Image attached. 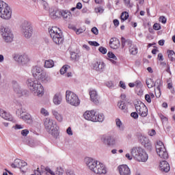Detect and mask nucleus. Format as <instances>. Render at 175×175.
<instances>
[{
  "mask_svg": "<svg viewBox=\"0 0 175 175\" xmlns=\"http://www.w3.org/2000/svg\"><path fill=\"white\" fill-rule=\"evenodd\" d=\"M131 154L138 162H147L148 159V154L141 147L133 148Z\"/></svg>",
  "mask_w": 175,
  "mask_h": 175,
  "instance_id": "1",
  "label": "nucleus"
},
{
  "mask_svg": "<svg viewBox=\"0 0 175 175\" xmlns=\"http://www.w3.org/2000/svg\"><path fill=\"white\" fill-rule=\"evenodd\" d=\"M44 126L53 136L58 135V131H59V127L57 126V122L50 119L49 118H46L44 120Z\"/></svg>",
  "mask_w": 175,
  "mask_h": 175,
  "instance_id": "2",
  "label": "nucleus"
},
{
  "mask_svg": "<svg viewBox=\"0 0 175 175\" xmlns=\"http://www.w3.org/2000/svg\"><path fill=\"white\" fill-rule=\"evenodd\" d=\"M49 33L52 40L55 44L59 45L64 43V35L62 34V31H61L59 27H52L49 29Z\"/></svg>",
  "mask_w": 175,
  "mask_h": 175,
  "instance_id": "3",
  "label": "nucleus"
},
{
  "mask_svg": "<svg viewBox=\"0 0 175 175\" xmlns=\"http://www.w3.org/2000/svg\"><path fill=\"white\" fill-rule=\"evenodd\" d=\"M27 84L28 87L32 88V91H33L34 94H37L38 96H42L43 94H44V88L42 85V83H39V81H33L29 79Z\"/></svg>",
  "mask_w": 175,
  "mask_h": 175,
  "instance_id": "4",
  "label": "nucleus"
},
{
  "mask_svg": "<svg viewBox=\"0 0 175 175\" xmlns=\"http://www.w3.org/2000/svg\"><path fill=\"white\" fill-rule=\"evenodd\" d=\"M0 17L3 20L12 18V9L5 1H0Z\"/></svg>",
  "mask_w": 175,
  "mask_h": 175,
  "instance_id": "5",
  "label": "nucleus"
},
{
  "mask_svg": "<svg viewBox=\"0 0 175 175\" xmlns=\"http://www.w3.org/2000/svg\"><path fill=\"white\" fill-rule=\"evenodd\" d=\"M66 100L67 103H69L71 106L76 107L80 105V99L79 98V96L72 91L67 90L66 92Z\"/></svg>",
  "mask_w": 175,
  "mask_h": 175,
  "instance_id": "6",
  "label": "nucleus"
},
{
  "mask_svg": "<svg viewBox=\"0 0 175 175\" xmlns=\"http://www.w3.org/2000/svg\"><path fill=\"white\" fill-rule=\"evenodd\" d=\"M156 151L159 157L163 159H167L169 158V154L166 151V148L163 144V142L159 141L156 145Z\"/></svg>",
  "mask_w": 175,
  "mask_h": 175,
  "instance_id": "7",
  "label": "nucleus"
},
{
  "mask_svg": "<svg viewBox=\"0 0 175 175\" xmlns=\"http://www.w3.org/2000/svg\"><path fill=\"white\" fill-rule=\"evenodd\" d=\"M125 46H128L129 53L131 55H137L139 51L137 49V46L132 44V41L129 40H125V38H122V46L125 47Z\"/></svg>",
  "mask_w": 175,
  "mask_h": 175,
  "instance_id": "8",
  "label": "nucleus"
},
{
  "mask_svg": "<svg viewBox=\"0 0 175 175\" xmlns=\"http://www.w3.org/2000/svg\"><path fill=\"white\" fill-rule=\"evenodd\" d=\"M1 36L6 43L13 42V33L8 27H1Z\"/></svg>",
  "mask_w": 175,
  "mask_h": 175,
  "instance_id": "9",
  "label": "nucleus"
},
{
  "mask_svg": "<svg viewBox=\"0 0 175 175\" xmlns=\"http://www.w3.org/2000/svg\"><path fill=\"white\" fill-rule=\"evenodd\" d=\"M135 107L137 113H138L141 117H147L148 114V109H147V107L144 103L142 102L137 103L135 105Z\"/></svg>",
  "mask_w": 175,
  "mask_h": 175,
  "instance_id": "10",
  "label": "nucleus"
},
{
  "mask_svg": "<svg viewBox=\"0 0 175 175\" xmlns=\"http://www.w3.org/2000/svg\"><path fill=\"white\" fill-rule=\"evenodd\" d=\"M85 163L88 167H89V169L92 170V172L95 171V169H96V167L99 163V162H98L96 160H94V159L90 157H86L85 159Z\"/></svg>",
  "mask_w": 175,
  "mask_h": 175,
  "instance_id": "11",
  "label": "nucleus"
},
{
  "mask_svg": "<svg viewBox=\"0 0 175 175\" xmlns=\"http://www.w3.org/2000/svg\"><path fill=\"white\" fill-rule=\"evenodd\" d=\"M92 68L96 72H103L106 68V64L102 59H97L92 64Z\"/></svg>",
  "mask_w": 175,
  "mask_h": 175,
  "instance_id": "12",
  "label": "nucleus"
},
{
  "mask_svg": "<svg viewBox=\"0 0 175 175\" xmlns=\"http://www.w3.org/2000/svg\"><path fill=\"white\" fill-rule=\"evenodd\" d=\"M22 28L25 38H28L30 36H32V26L31 25V23L25 22L23 24Z\"/></svg>",
  "mask_w": 175,
  "mask_h": 175,
  "instance_id": "13",
  "label": "nucleus"
},
{
  "mask_svg": "<svg viewBox=\"0 0 175 175\" xmlns=\"http://www.w3.org/2000/svg\"><path fill=\"white\" fill-rule=\"evenodd\" d=\"M101 140L107 146H115L116 144V138L111 135H103Z\"/></svg>",
  "mask_w": 175,
  "mask_h": 175,
  "instance_id": "14",
  "label": "nucleus"
},
{
  "mask_svg": "<svg viewBox=\"0 0 175 175\" xmlns=\"http://www.w3.org/2000/svg\"><path fill=\"white\" fill-rule=\"evenodd\" d=\"M93 172L96 174H106L107 171L106 170V167L105 165L100 162H98V164H97V166Z\"/></svg>",
  "mask_w": 175,
  "mask_h": 175,
  "instance_id": "15",
  "label": "nucleus"
},
{
  "mask_svg": "<svg viewBox=\"0 0 175 175\" xmlns=\"http://www.w3.org/2000/svg\"><path fill=\"white\" fill-rule=\"evenodd\" d=\"M159 169V171L162 172L163 173H169V172H170V165H169V163H167V161H162L160 163Z\"/></svg>",
  "mask_w": 175,
  "mask_h": 175,
  "instance_id": "16",
  "label": "nucleus"
},
{
  "mask_svg": "<svg viewBox=\"0 0 175 175\" xmlns=\"http://www.w3.org/2000/svg\"><path fill=\"white\" fill-rule=\"evenodd\" d=\"M43 72H44V71H43V68L38 66L33 67L31 70V73L33 77H36V78L37 77L38 79H39V77L42 76V74Z\"/></svg>",
  "mask_w": 175,
  "mask_h": 175,
  "instance_id": "17",
  "label": "nucleus"
},
{
  "mask_svg": "<svg viewBox=\"0 0 175 175\" xmlns=\"http://www.w3.org/2000/svg\"><path fill=\"white\" fill-rule=\"evenodd\" d=\"M118 171L120 175H131V169L126 165H119Z\"/></svg>",
  "mask_w": 175,
  "mask_h": 175,
  "instance_id": "18",
  "label": "nucleus"
},
{
  "mask_svg": "<svg viewBox=\"0 0 175 175\" xmlns=\"http://www.w3.org/2000/svg\"><path fill=\"white\" fill-rule=\"evenodd\" d=\"M96 111L94 110L92 111H86L83 113V118L85 120H88V121H92L94 122V120H95V114Z\"/></svg>",
  "mask_w": 175,
  "mask_h": 175,
  "instance_id": "19",
  "label": "nucleus"
},
{
  "mask_svg": "<svg viewBox=\"0 0 175 175\" xmlns=\"http://www.w3.org/2000/svg\"><path fill=\"white\" fill-rule=\"evenodd\" d=\"M109 46L111 49H113V50H117V49H119L120 46H121V44L120 43V40H118L117 38H111L109 41Z\"/></svg>",
  "mask_w": 175,
  "mask_h": 175,
  "instance_id": "20",
  "label": "nucleus"
},
{
  "mask_svg": "<svg viewBox=\"0 0 175 175\" xmlns=\"http://www.w3.org/2000/svg\"><path fill=\"white\" fill-rule=\"evenodd\" d=\"M15 58L17 62L22 64V65H25V64H28V62H29V57H28V55L25 54L16 56Z\"/></svg>",
  "mask_w": 175,
  "mask_h": 175,
  "instance_id": "21",
  "label": "nucleus"
},
{
  "mask_svg": "<svg viewBox=\"0 0 175 175\" xmlns=\"http://www.w3.org/2000/svg\"><path fill=\"white\" fill-rule=\"evenodd\" d=\"M38 80L42 83H50L51 82V77L46 72H44L38 77Z\"/></svg>",
  "mask_w": 175,
  "mask_h": 175,
  "instance_id": "22",
  "label": "nucleus"
},
{
  "mask_svg": "<svg viewBox=\"0 0 175 175\" xmlns=\"http://www.w3.org/2000/svg\"><path fill=\"white\" fill-rule=\"evenodd\" d=\"M12 167H18L21 169V167H23V166H27V163L21 161V159H16L14 160V163L11 165Z\"/></svg>",
  "mask_w": 175,
  "mask_h": 175,
  "instance_id": "23",
  "label": "nucleus"
},
{
  "mask_svg": "<svg viewBox=\"0 0 175 175\" xmlns=\"http://www.w3.org/2000/svg\"><path fill=\"white\" fill-rule=\"evenodd\" d=\"M90 99L94 103H99V96H98V93L94 90L90 91Z\"/></svg>",
  "mask_w": 175,
  "mask_h": 175,
  "instance_id": "24",
  "label": "nucleus"
},
{
  "mask_svg": "<svg viewBox=\"0 0 175 175\" xmlns=\"http://www.w3.org/2000/svg\"><path fill=\"white\" fill-rule=\"evenodd\" d=\"M0 116L3 118L4 120H6L7 121H12L13 117L10 113H8V112L5 111L3 109H0Z\"/></svg>",
  "mask_w": 175,
  "mask_h": 175,
  "instance_id": "25",
  "label": "nucleus"
},
{
  "mask_svg": "<svg viewBox=\"0 0 175 175\" xmlns=\"http://www.w3.org/2000/svg\"><path fill=\"white\" fill-rule=\"evenodd\" d=\"M62 11L59 10H53L52 12L50 13V17L52 18L53 20L55 18H61Z\"/></svg>",
  "mask_w": 175,
  "mask_h": 175,
  "instance_id": "26",
  "label": "nucleus"
},
{
  "mask_svg": "<svg viewBox=\"0 0 175 175\" xmlns=\"http://www.w3.org/2000/svg\"><path fill=\"white\" fill-rule=\"evenodd\" d=\"M61 102H62V95H61V93H57L53 97V103L55 105H61Z\"/></svg>",
  "mask_w": 175,
  "mask_h": 175,
  "instance_id": "27",
  "label": "nucleus"
},
{
  "mask_svg": "<svg viewBox=\"0 0 175 175\" xmlns=\"http://www.w3.org/2000/svg\"><path fill=\"white\" fill-rule=\"evenodd\" d=\"M103 120H105V116L102 113H98L96 112L93 122H103Z\"/></svg>",
  "mask_w": 175,
  "mask_h": 175,
  "instance_id": "28",
  "label": "nucleus"
},
{
  "mask_svg": "<svg viewBox=\"0 0 175 175\" xmlns=\"http://www.w3.org/2000/svg\"><path fill=\"white\" fill-rule=\"evenodd\" d=\"M108 58H109V61L113 64V65H116L117 64V57L113 52H108L107 53Z\"/></svg>",
  "mask_w": 175,
  "mask_h": 175,
  "instance_id": "29",
  "label": "nucleus"
},
{
  "mask_svg": "<svg viewBox=\"0 0 175 175\" xmlns=\"http://www.w3.org/2000/svg\"><path fill=\"white\" fill-rule=\"evenodd\" d=\"M52 114L54 116L55 118L57 120V121H59V122H62V120H64V118L62 117V115L58 111L55 110L52 111Z\"/></svg>",
  "mask_w": 175,
  "mask_h": 175,
  "instance_id": "30",
  "label": "nucleus"
},
{
  "mask_svg": "<svg viewBox=\"0 0 175 175\" xmlns=\"http://www.w3.org/2000/svg\"><path fill=\"white\" fill-rule=\"evenodd\" d=\"M118 107L119 109H120V110H122L124 113H126V111H128V107L124 101H119L118 103Z\"/></svg>",
  "mask_w": 175,
  "mask_h": 175,
  "instance_id": "31",
  "label": "nucleus"
},
{
  "mask_svg": "<svg viewBox=\"0 0 175 175\" xmlns=\"http://www.w3.org/2000/svg\"><path fill=\"white\" fill-rule=\"evenodd\" d=\"M61 17L64 20H69L72 17V13L69 11H62Z\"/></svg>",
  "mask_w": 175,
  "mask_h": 175,
  "instance_id": "32",
  "label": "nucleus"
},
{
  "mask_svg": "<svg viewBox=\"0 0 175 175\" xmlns=\"http://www.w3.org/2000/svg\"><path fill=\"white\" fill-rule=\"evenodd\" d=\"M21 118L23 120V121L27 122V124H31V122H32V118L31 117L30 114L27 113L21 116Z\"/></svg>",
  "mask_w": 175,
  "mask_h": 175,
  "instance_id": "33",
  "label": "nucleus"
},
{
  "mask_svg": "<svg viewBox=\"0 0 175 175\" xmlns=\"http://www.w3.org/2000/svg\"><path fill=\"white\" fill-rule=\"evenodd\" d=\"M127 18H129V13H128V12H122L120 15V20L122 23H124V21H126Z\"/></svg>",
  "mask_w": 175,
  "mask_h": 175,
  "instance_id": "34",
  "label": "nucleus"
},
{
  "mask_svg": "<svg viewBox=\"0 0 175 175\" xmlns=\"http://www.w3.org/2000/svg\"><path fill=\"white\" fill-rule=\"evenodd\" d=\"M155 98V95L153 93L150 92L148 94L145 95V100L148 103H151V99H154Z\"/></svg>",
  "mask_w": 175,
  "mask_h": 175,
  "instance_id": "35",
  "label": "nucleus"
},
{
  "mask_svg": "<svg viewBox=\"0 0 175 175\" xmlns=\"http://www.w3.org/2000/svg\"><path fill=\"white\" fill-rule=\"evenodd\" d=\"M14 84V90L18 94V96H21L23 92L20 90V88H18V85L16 84V81H13Z\"/></svg>",
  "mask_w": 175,
  "mask_h": 175,
  "instance_id": "36",
  "label": "nucleus"
},
{
  "mask_svg": "<svg viewBox=\"0 0 175 175\" xmlns=\"http://www.w3.org/2000/svg\"><path fill=\"white\" fill-rule=\"evenodd\" d=\"M168 58L172 62L175 61V53L174 51H167Z\"/></svg>",
  "mask_w": 175,
  "mask_h": 175,
  "instance_id": "37",
  "label": "nucleus"
},
{
  "mask_svg": "<svg viewBox=\"0 0 175 175\" xmlns=\"http://www.w3.org/2000/svg\"><path fill=\"white\" fill-rule=\"evenodd\" d=\"M146 85L148 88H152V87H155V83H154V81H152V79H148L146 81Z\"/></svg>",
  "mask_w": 175,
  "mask_h": 175,
  "instance_id": "38",
  "label": "nucleus"
},
{
  "mask_svg": "<svg viewBox=\"0 0 175 175\" xmlns=\"http://www.w3.org/2000/svg\"><path fill=\"white\" fill-rule=\"evenodd\" d=\"M54 66V61L49 59L46 60L44 62V67L45 68H53Z\"/></svg>",
  "mask_w": 175,
  "mask_h": 175,
  "instance_id": "39",
  "label": "nucleus"
},
{
  "mask_svg": "<svg viewBox=\"0 0 175 175\" xmlns=\"http://www.w3.org/2000/svg\"><path fill=\"white\" fill-rule=\"evenodd\" d=\"M70 58L72 61H79L80 56L75 52H72L70 54Z\"/></svg>",
  "mask_w": 175,
  "mask_h": 175,
  "instance_id": "40",
  "label": "nucleus"
},
{
  "mask_svg": "<svg viewBox=\"0 0 175 175\" xmlns=\"http://www.w3.org/2000/svg\"><path fill=\"white\" fill-rule=\"evenodd\" d=\"M158 116H159V118L161 120L162 122H167L168 119L163 114L159 113Z\"/></svg>",
  "mask_w": 175,
  "mask_h": 175,
  "instance_id": "41",
  "label": "nucleus"
},
{
  "mask_svg": "<svg viewBox=\"0 0 175 175\" xmlns=\"http://www.w3.org/2000/svg\"><path fill=\"white\" fill-rule=\"evenodd\" d=\"M64 168L61 167H58L56 169L55 171V174H58V175H63L64 174Z\"/></svg>",
  "mask_w": 175,
  "mask_h": 175,
  "instance_id": "42",
  "label": "nucleus"
},
{
  "mask_svg": "<svg viewBox=\"0 0 175 175\" xmlns=\"http://www.w3.org/2000/svg\"><path fill=\"white\" fill-rule=\"evenodd\" d=\"M69 68V66H64L61 69H60V73L61 75H65L68 72V68Z\"/></svg>",
  "mask_w": 175,
  "mask_h": 175,
  "instance_id": "43",
  "label": "nucleus"
},
{
  "mask_svg": "<svg viewBox=\"0 0 175 175\" xmlns=\"http://www.w3.org/2000/svg\"><path fill=\"white\" fill-rule=\"evenodd\" d=\"M124 3L126 8H132L133 6V4L131 3V0H123Z\"/></svg>",
  "mask_w": 175,
  "mask_h": 175,
  "instance_id": "44",
  "label": "nucleus"
},
{
  "mask_svg": "<svg viewBox=\"0 0 175 175\" xmlns=\"http://www.w3.org/2000/svg\"><path fill=\"white\" fill-rule=\"evenodd\" d=\"M83 8V4L80 2L77 3L76 8H71V11L72 12H75V10H76V9H81Z\"/></svg>",
  "mask_w": 175,
  "mask_h": 175,
  "instance_id": "45",
  "label": "nucleus"
},
{
  "mask_svg": "<svg viewBox=\"0 0 175 175\" xmlns=\"http://www.w3.org/2000/svg\"><path fill=\"white\" fill-rule=\"evenodd\" d=\"M161 65H162L163 66H165V70H166V72H167V73H172L171 72H170V67L169 66V65H167V64H166V63L165 62H161Z\"/></svg>",
  "mask_w": 175,
  "mask_h": 175,
  "instance_id": "46",
  "label": "nucleus"
},
{
  "mask_svg": "<svg viewBox=\"0 0 175 175\" xmlns=\"http://www.w3.org/2000/svg\"><path fill=\"white\" fill-rule=\"evenodd\" d=\"M94 12L96 13H103V12H105V10L102 7H97L94 9Z\"/></svg>",
  "mask_w": 175,
  "mask_h": 175,
  "instance_id": "47",
  "label": "nucleus"
},
{
  "mask_svg": "<svg viewBox=\"0 0 175 175\" xmlns=\"http://www.w3.org/2000/svg\"><path fill=\"white\" fill-rule=\"evenodd\" d=\"M98 51L100 53H101V54H106L107 53V49L103 46H100L98 48Z\"/></svg>",
  "mask_w": 175,
  "mask_h": 175,
  "instance_id": "48",
  "label": "nucleus"
},
{
  "mask_svg": "<svg viewBox=\"0 0 175 175\" xmlns=\"http://www.w3.org/2000/svg\"><path fill=\"white\" fill-rule=\"evenodd\" d=\"M88 44L90 46H94V47H98V46H100L99 43H98V42L96 41H89Z\"/></svg>",
  "mask_w": 175,
  "mask_h": 175,
  "instance_id": "49",
  "label": "nucleus"
},
{
  "mask_svg": "<svg viewBox=\"0 0 175 175\" xmlns=\"http://www.w3.org/2000/svg\"><path fill=\"white\" fill-rule=\"evenodd\" d=\"M116 122L118 128H121V126H122V122H121V120H120L119 118L116 120Z\"/></svg>",
  "mask_w": 175,
  "mask_h": 175,
  "instance_id": "50",
  "label": "nucleus"
},
{
  "mask_svg": "<svg viewBox=\"0 0 175 175\" xmlns=\"http://www.w3.org/2000/svg\"><path fill=\"white\" fill-rule=\"evenodd\" d=\"M92 33H94V35H98L99 33V30H98V28H96V27H94L92 29H91Z\"/></svg>",
  "mask_w": 175,
  "mask_h": 175,
  "instance_id": "51",
  "label": "nucleus"
},
{
  "mask_svg": "<svg viewBox=\"0 0 175 175\" xmlns=\"http://www.w3.org/2000/svg\"><path fill=\"white\" fill-rule=\"evenodd\" d=\"M40 113H41V114H42L45 117L49 116V111H47V110H46L44 108H42L41 109Z\"/></svg>",
  "mask_w": 175,
  "mask_h": 175,
  "instance_id": "52",
  "label": "nucleus"
},
{
  "mask_svg": "<svg viewBox=\"0 0 175 175\" xmlns=\"http://www.w3.org/2000/svg\"><path fill=\"white\" fill-rule=\"evenodd\" d=\"M159 21L162 23V24H166L167 19L165 16H161L159 17Z\"/></svg>",
  "mask_w": 175,
  "mask_h": 175,
  "instance_id": "53",
  "label": "nucleus"
},
{
  "mask_svg": "<svg viewBox=\"0 0 175 175\" xmlns=\"http://www.w3.org/2000/svg\"><path fill=\"white\" fill-rule=\"evenodd\" d=\"M153 29H155V31H159V29H161V25L159 23H154L153 25Z\"/></svg>",
  "mask_w": 175,
  "mask_h": 175,
  "instance_id": "54",
  "label": "nucleus"
},
{
  "mask_svg": "<svg viewBox=\"0 0 175 175\" xmlns=\"http://www.w3.org/2000/svg\"><path fill=\"white\" fill-rule=\"evenodd\" d=\"M131 116L133 117V118H135V120H137V118H139V114L137 112H132L131 113Z\"/></svg>",
  "mask_w": 175,
  "mask_h": 175,
  "instance_id": "55",
  "label": "nucleus"
},
{
  "mask_svg": "<svg viewBox=\"0 0 175 175\" xmlns=\"http://www.w3.org/2000/svg\"><path fill=\"white\" fill-rule=\"evenodd\" d=\"M29 133V131L28 129H24L21 131L22 136H27Z\"/></svg>",
  "mask_w": 175,
  "mask_h": 175,
  "instance_id": "56",
  "label": "nucleus"
},
{
  "mask_svg": "<svg viewBox=\"0 0 175 175\" xmlns=\"http://www.w3.org/2000/svg\"><path fill=\"white\" fill-rule=\"evenodd\" d=\"M75 31L76 32L77 35H80V33H83V29H74Z\"/></svg>",
  "mask_w": 175,
  "mask_h": 175,
  "instance_id": "57",
  "label": "nucleus"
},
{
  "mask_svg": "<svg viewBox=\"0 0 175 175\" xmlns=\"http://www.w3.org/2000/svg\"><path fill=\"white\" fill-rule=\"evenodd\" d=\"M66 133H68V135H69L70 136H72V135H73V132L72 131V129L70 127H68L66 130Z\"/></svg>",
  "mask_w": 175,
  "mask_h": 175,
  "instance_id": "58",
  "label": "nucleus"
},
{
  "mask_svg": "<svg viewBox=\"0 0 175 175\" xmlns=\"http://www.w3.org/2000/svg\"><path fill=\"white\" fill-rule=\"evenodd\" d=\"M45 170L47 173H50L51 175H55V172H53L50 168H46Z\"/></svg>",
  "mask_w": 175,
  "mask_h": 175,
  "instance_id": "59",
  "label": "nucleus"
},
{
  "mask_svg": "<svg viewBox=\"0 0 175 175\" xmlns=\"http://www.w3.org/2000/svg\"><path fill=\"white\" fill-rule=\"evenodd\" d=\"M113 23L115 27H118V25H120V21L118 19H114Z\"/></svg>",
  "mask_w": 175,
  "mask_h": 175,
  "instance_id": "60",
  "label": "nucleus"
},
{
  "mask_svg": "<svg viewBox=\"0 0 175 175\" xmlns=\"http://www.w3.org/2000/svg\"><path fill=\"white\" fill-rule=\"evenodd\" d=\"M120 86L123 88V90H125L126 88V86L125 85V83L122 82V81H120Z\"/></svg>",
  "mask_w": 175,
  "mask_h": 175,
  "instance_id": "61",
  "label": "nucleus"
},
{
  "mask_svg": "<svg viewBox=\"0 0 175 175\" xmlns=\"http://www.w3.org/2000/svg\"><path fill=\"white\" fill-rule=\"evenodd\" d=\"M158 59L159 61H163V55L162 53L158 54Z\"/></svg>",
  "mask_w": 175,
  "mask_h": 175,
  "instance_id": "62",
  "label": "nucleus"
},
{
  "mask_svg": "<svg viewBox=\"0 0 175 175\" xmlns=\"http://www.w3.org/2000/svg\"><path fill=\"white\" fill-rule=\"evenodd\" d=\"M66 174L67 175H75V173H73V171L68 170L66 171Z\"/></svg>",
  "mask_w": 175,
  "mask_h": 175,
  "instance_id": "63",
  "label": "nucleus"
},
{
  "mask_svg": "<svg viewBox=\"0 0 175 175\" xmlns=\"http://www.w3.org/2000/svg\"><path fill=\"white\" fill-rule=\"evenodd\" d=\"M31 175H42V174L40 173V172H39V170H34V174Z\"/></svg>",
  "mask_w": 175,
  "mask_h": 175,
  "instance_id": "64",
  "label": "nucleus"
}]
</instances>
